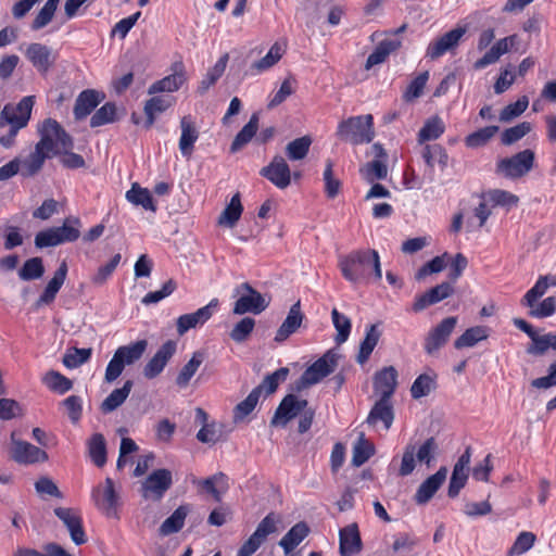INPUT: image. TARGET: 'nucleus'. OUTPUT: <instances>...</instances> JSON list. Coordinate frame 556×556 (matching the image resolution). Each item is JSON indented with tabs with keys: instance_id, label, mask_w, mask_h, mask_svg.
<instances>
[{
	"instance_id": "1",
	"label": "nucleus",
	"mask_w": 556,
	"mask_h": 556,
	"mask_svg": "<svg viewBox=\"0 0 556 556\" xmlns=\"http://www.w3.org/2000/svg\"><path fill=\"white\" fill-rule=\"evenodd\" d=\"M339 268L342 276L352 283L368 282L382 278L380 256L376 250H356L340 257Z\"/></svg>"
},
{
	"instance_id": "2",
	"label": "nucleus",
	"mask_w": 556,
	"mask_h": 556,
	"mask_svg": "<svg viewBox=\"0 0 556 556\" xmlns=\"http://www.w3.org/2000/svg\"><path fill=\"white\" fill-rule=\"evenodd\" d=\"M439 453V444L433 437L428 438L417 448L414 444L409 443L404 447L401 465L399 468L400 477H407L416 468V462L425 464L427 467H431Z\"/></svg>"
},
{
	"instance_id": "3",
	"label": "nucleus",
	"mask_w": 556,
	"mask_h": 556,
	"mask_svg": "<svg viewBox=\"0 0 556 556\" xmlns=\"http://www.w3.org/2000/svg\"><path fill=\"white\" fill-rule=\"evenodd\" d=\"M81 223L74 216L66 217L59 227H51L39 231L35 236V245L38 249L56 247L66 242H74L80 237Z\"/></svg>"
},
{
	"instance_id": "4",
	"label": "nucleus",
	"mask_w": 556,
	"mask_h": 556,
	"mask_svg": "<svg viewBox=\"0 0 556 556\" xmlns=\"http://www.w3.org/2000/svg\"><path fill=\"white\" fill-rule=\"evenodd\" d=\"M337 136L352 144L370 142L375 137L372 115L349 117L338 125Z\"/></svg>"
},
{
	"instance_id": "5",
	"label": "nucleus",
	"mask_w": 556,
	"mask_h": 556,
	"mask_svg": "<svg viewBox=\"0 0 556 556\" xmlns=\"http://www.w3.org/2000/svg\"><path fill=\"white\" fill-rule=\"evenodd\" d=\"M148 348L147 340H138L127 345L119 346L105 369V379L109 382L116 380L126 366H130L138 362Z\"/></svg>"
},
{
	"instance_id": "6",
	"label": "nucleus",
	"mask_w": 556,
	"mask_h": 556,
	"mask_svg": "<svg viewBox=\"0 0 556 556\" xmlns=\"http://www.w3.org/2000/svg\"><path fill=\"white\" fill-rule=\"evenodd\" d=\"M40 140L37 142L51 155L70 151L73 148L71 136L55 119L47 118L38 128Z\"/></svg>"
},
{
	"instance_id": "7",
	"label": "nucleus",
	"mask_w": 556,
	"mask_h": 556,
	"mask_svg": "<svg viewBox=\"0 0 556 556\" xmlns=\"http://www.w3.org/2000/svg\"><path fill=\"white\" fill-rule=\"evenodd\" d=\"M233 298H237L232 308L235 315H244L247 313L258 315L270 303L269 296L258 292L249 282L238 285L233 289Z\"/></svg>"
},
{
	"instance_id": "8",
	"label": "nucleus",
	"mask_w": 556,
	"mask_h": 556,
	"mask_svg": "<svg viewBox=\"0 0 556 556\" xmlns=\"http://www.w3.org/2000/svg\"><path fill=\"white\" fill-rule=\"evenodd\" d=\"M343 354L340 348L326 351L301 376L300 382H319L336 371Z\"/></svg>"
},
{
	"instance_id": "9",
	"label": "nucleus",
	"mask_w": 556,
	"mask_h": 556,
	"mask_svg": "<svg viewBox=\"0 0 556 556\" xmlns=\"http://www.w3.org/2000/svg\"><path fill=\"white\" fill-rule=\"evenodd\" d=\"M376 393L380 394V399L370 409L366 422L375 427L378 421H381L384 430H389L394 419L393 404L391 402V396L394 393V384H380L377 387Z\"/></svg>"
},
{
	"instance_id": "10",
	"label": "nucleus",
	"mask_w": 556,
	"mask_h": 556,
	"mask_svg": "<svg viewBox=\"0 0 556 556\" xmlns=\"http://www.w3.org/2000/svg\"><path fill=\"white\" fill-rule=\"evenodd\" d=\"M535 154L532 150H522L510 157H504L496 164V173L510 179L527 175L534 165Z\"/></svg>"
},
{
	"instance_id": "11",
	"label": "nucleus",
	"mask_w": 556,
	"mask_h": 556,
	"mask_svg": "<svg viewBox=\"0 0 556 556\" xmlns=\"http://www.w3.org/2000/svg\"><path fill=\"white\" fill-rule=\"evenodd\" d=\"M35 104L34 96H26L15 104H7L0 113V127L10 125L22 129L27 126Z\"/></svg>"
},
{
	"instance_id": "12",
	"label": "nucleus",
	"mask_w": 556,
	"mask_h": 556,
	"mask_svg": "<svg viewBox=\"0 0 556 556\" xmlns=\"http://www.w3.org/2000/svg\"><path fill=\"white\" fill-rule=\"evenodd\" d=\"M91 497L96 507L110 518H117V509L119 507V494L115 489V484L111 478L97 485L92 492Z\"/></svg>"
},
{
	"instance_id": "13",
	"label": "nucleus",
	"mask_w": 556,
	"mask_h": 556,
	"mask_svg": "<svg viewBox=\"0 0 556 556\" xmlns=\"http://www.w3.org/2000/svg\"><path fill=\"white\" fill-rule=\"evenodd\" d=\"M172 484V472L168 469H157L142 482L141 494L146 500L160 501Z\"/></svg>"
},
{
	"instance_id": "14",
	"label": "nucleus",
	"mask_w": 556,
	"mask_h": 556,
	"mask_svg": "<svg viewBox=\"0 0 556 556\" xmlns=\"http://www.w3.org/2000/svg\"><path fill=\"white\" fill-rule=\"evenodd\" d=\"M466 34L465 27H456L438 39L431 41L426 50V58L437 60L446 52L453 51L459 45L462 38Z\"/></svg>"
},
{
	"instance_id": "15",
	"label": "nucleus",
	"mask_w": 556,
	"mask_h": 556,
	"mask_svg": "<svg viewBox=\"0 0 556 556\" xmlns=\"http://www.w3.org/2000/svg\"><path fill=\"white\" fill-rule=\"evenodd\" d=\"M54 514L64 523L76 545H83L87 542L83 519L78 510L68 507H56Z\"/></svg>"
},
{
	"instance_id": "16",
	"label": "nucleus",
	"mask_w": 556,
	"mask_h": 556,
	"mask_svg": "<svg viewBox=\"0 0 556 556\" xmlns=\"http://www.w3.org/2000/svg\"><path fill=\"white\" fill-rule=\"evenodd\" d=\"M25 55L41 74H47L58 59L56 52L50 47L38 42L30 43L25 51Z\"/></svg>"
},
{
	"instance_id": "17",
	"label": "nucleus",
	"mask_w": 556,
	"mask_h": 556,
	"mask_svg": "<svg viewBox=\"0 0 556 556\" xmlns=\"http://www.w3.org/2000/svg\"><path fill=\"white\" fill-rule=\"evenodd\" d=\"M306 406V400H300L293 394H288L276 409L270 425L285 427L291 419L300 415Z\"/></svg>"
},
{
	"instance_id": "18",
	"label": "nucleus",
	"mask_w": 556,
	"mask_h": 556,
	"mask_svg": "<svg viewBox=\"0 0 556 556\" xmlns=\"http://www.w3.org/2000/svg\"><path fill=\"white\" fill-rule=\"evenodd\" d=\"M261 175L279 189H286L291 184L290 167L281 155H275L270 163L261 169Z\"/></svg>"
},
{
	"instance_id": "19",
	"label": "nucleus",
	"mask_w": 556,
	"mask_h": 556,
	"mask_svg": "<svg viewBox=\"0 0 556 556\" xmlns=\"http://www.w3.org/2000/svg\"><path fill=\"white\" fill-rule=\"evenodd\" d=\"M457 325V317L444 318L437 327H434L425 340V351L432 355L439 351L448 340L455 326Z\"/></svg>"
},
{
	"instance_id": "20",
	"label": "nucleus",
	"mask_w": 556,
	"mask_h": 556,
	"mask_svg": "<svg viewBox=\"0 0 556 556\" xmlns=\"http://www.w3.org/2000/svg\"><path fill=\"white\" fill-rule=\"evenodd\" d=\"M176 342L168 340L155 352L143 367L144 378L151 380L156 378L165 368L168 361L176 352Z\"/></svg>"
},
{
	"instance_id": "21",
	"label": "nucleus",
	"mask_w": 556,
	"mask_h": 556,
	"mask_svg": "<svg viewBox=\"0 0 556 556\" xmlns=\"http://www.w3.org/2000/svg\"><path fill=\"white\" fill-rule=\"evenodd\" d=\"M173 73L155 83L149 89V94L159 92H174L177 91L187 80L186 70L182 62H175L172 65Z\"/></svg>"
},
{
	"instance_id": "22",
	"label": "nucleus",
	"mask_w": 556,
	"mask_h": 556,
	"mask_svg": "<svg viewBox=\"0 0 556 556\" xmlns=\"http://www.w3.org/2000/svg\"><path fill=\"white\" fill-rule=\"evenodd\" d=\"M217 305L218 300L213 299L207 305L195 312L179 316L176 321L178 334L184 336L188 330L206 323L212 317L213 309L217 307Z\"/></svg>"
},
{
	"instance_id": "23",
	"label": "nucleus",
	"mask_w": 556,
	"mask_h": 556,
	"mask_svg": "<svg viewBox=\"0 0 556 556\" xmlns=\"http://www.w3.org/2000/svg\"><path fill=\"white\" fill-rule=\"evenodd\" d=\"M454 293V287L451 282H442L427 292L416 296L413 304V311L418 313L426 309L428 306L437 304Z\"/></svg>"
},
{
	"instance_id": "24",
	"label": "nucleus",
	"mask_w": 556,
	"mask_h": 556,
	"mask_svg": "<svg viewBox=\"0 0 556 556\" xmlns=\"http://www.w3.org/2000/svg\"><path fill=\"white\" fill-rule=\"evenodd\" d=\"M66 276H67V265H66L65 261H63L60 264L59 268L55 270L51 280L46 286L41 295L35 302V304H34L35 308L38 309L42 306L50 305L51 303L54 302L58 292L60 291V289L62 288V286L65 282Z\"/></svg>"
},
{
	"instance_id": "25",
	"label": "nucleus",
	"mask_w": 556,
	"mask_h": 556,
	"mask_svg": "<svg viewBox=\"0 0 556 556\" xmlns=\"http://www.w3.org/2000/svg\"><path fill=\"white\" fill-rule=\"evenodd\" d=\"M12 457L20 464H35L48 460V454L43 450L26 441L15 440H13Z\"/></svg>"
},
{
	"instance_id": "26",
	"label": "nucleus",
	"mask_w": 556,
	"mask_h": 556,
	"mask_svg": "<svg viewBox=\"0 0 556 556\" xmlns=\"http://www.w3.org/2000/svg\"><path fill=\"white\" fill-rule=\"evenodd\" d=\"M447 476V468L441 467L434 475L427 478L418 488L415 494L417 504H426L443 484Z\"/></svg>"
},
{
	"instance_id": "27",
	"label": "nucleus",
	"mask_w": 556,
	"mask_h": 556,
	"mask_svg": "<svg viewBox=\"0 0 556 556\" xmlns=\"http://www.w3.org/2000/svg\"><path fill=\"white\" fill-rule=\"evenodd\" d=\"M180 129L179 151L184 157L190 159L199 138V130L189 116H184L180 119Z\"/></svg>"
},
{
	"instance_id": "28",
	"label": "nucleus",
	"mask_w": 556,
	"mask_h": 556,
	"mask_svg": "<svg viewBox=\"0 0 556 556\" xmlns=\"http://www.w3.org/2000/svg\"><path fill=\"white\" fill-rule=\"evenodd\" d=\"M362 549V540L356 523H351L340 530L341 556H353Z\"/></svg>"
},
{
	"instance_id": "29",
	"label": "nucleus",
	"mask_w": 556,
	"mask_h": 556,
	"mask_svg": "<svg viewBox=\"0 0 556 556\" xmlns=\"http://www.w3.org/2000/svg\"><path fill=\"white\" fill-rule=\"evenodd\" d=\"M103 96L93 89L81 91L74 106V116L76 119H84L87 117L101 102Z\"/></svg>"
},
{
	"instance_id": "30",
	"label": "nucleus",
	"mask_w": 556,
	"mask_h": 556,
	"mask_svg": "<svg viewBox=\"0 0 556 556\" xmlns=\"http://www.w3.org/2000/svg\"><path fill=\"white\" fill-rule=\"evenodd\" d=\"M302 321L303 314L301 313L300 301H298L290 307V311L286 319L277 330L275 341H285L287 338H289L290 334L296 331V329L301 326Z\"/></svg>"
},
{
	"instance_id": "31",
	"label": "nucleus",
	"mask_w": 556,
	"mask_h": 556,
	"mask_svg": "<svg viewBox=\"0 0 556 556\" xmlns=\"http://www.w3.org/2000/svg\"><path fill=\"white\" fill-rule=\"evenodd\" d=\"M401 47V40L395 38H387L378 43L375 50L368 55L365 68L370 70L372 66L381 64L389 54Z\"/></svg>"
},
{
	"instance_id": "32",
	"label": "nucleus",
	"mask_w": 556,
	"mask_h": 556,
	"mask_svg": "<svg viewBox=\"0 0 556 556\" xmlns=\"http://www.w3.org/2000/svg\"><path fill=\"white\" fill-rule=\"evenodd\" d=\"M309 529L305 522L295 523L279 541L285 554L289 555L307 536Z\"/></svg>"
},
{
	"instance_id": "33",
	"label": "nucleus",
	"mask_w": 556,
	"mask_h": 556,
	"mask_svg": "<svg viewBox=\"0 0 556 556\" xmlns=\"http://www.w3.org/2000/svg\"><path fill=\"white\" fill-rule=\"evenodd\" d=\"M381 332L378 329V325H370L366 328L365 338L359 344V351L356 357L357 363L363 365L366 363L372 353L374 349L378 344Z\"/></svg>"
},
{
	"instance_id": "34",
	"label": "nucleus",
	"mask_w": 556,
	"mask_h": 556,
	"mask_svg": "<svg viewBox=\"0 0 556 556\" xmlns=\"http://www.w3.org/2000/svg\"><path fill=\"white\" fill-rule=\"evenodd\" d=\"M198 484L212 494L216 502L222 501L223 494L226 493L229 488L228 478L224 472H217L199 481Z\"/></svg>"
},
{
	"instance_id": "35",
	"label": "nucleus",
	"mask_w": 556,
	"mask_h": 556,
	"mask_svg": "<svg viewBox=\"0 0 556 556\" xmlns=\"http://www.w3.org/2000/svg\"><path fill=\"white\" fill-rule=\"evenodd\" d=\"M262 394V386L260 384L251 391L245 400L238 403L233 408V422L239 424L249 416L256 407L260 396Z\"/></svg>"
},
{
	"instance_id": "36",
	"label": "nucleus",
	"mask_w": 556,
	"mask_h": 556,
	"mask_svg": "<svg viewBox=\"0 0 556 556\" xmlns=\"http://www.w3.org/2000/svg\"><path fill=\"white\" fill-rule=\"evenodd\" d=\"M243 211V206L240 200V193L237 192L232 195L229 204L224 208L218 217V225L228 228L235 227L237 222L240 219Z\"/></svg>"
},
{
	"instance_id": "37",
	"label": "nucleus",
	"mask_w": 556,
	"mask_h": 556,
	"mask_svg": "<svg viewBox=\"0 0 556 556\" xmlns=\"http://www.w3.org/2000/svg\"><path fill=\"white\" fill-rule=\"evenodd\" d=\"M258 114L253 113L248 124H245L243 128L235 137L230 147L231 152H237L241 150L252 140V138L255 136L258 129Z\"/></svg>"
},
{
	"instance_id": "38",
	"label": "nucleus",
	"mask_w": 556,
	"mask_h": 556,
	"mask_svg": "<svg viewBox=\"0 0 556 556\" xmlns=\"http://www.w3.org/2000/svg\"><path fill=\"white\" fill-rule=\"evenodd\" d=\"M126 199L131 204L142 206L147 211H156L151 192L147 188L140 187L137 182L132 184L131 188L126 192Z\"/></svg>"
},
{
	"instance_id": "39",
	"label": "nucleus",
	"mask_w": 556,
	"mask_h": 556,
	"mask_svg": "<svg viewBox=\"0 0 556 556\" xmlns=\"http://www.w3.org/2000/svg\"><path fill=\"white\" fill-rule=\"evenodd\" d=\"M228 62V54L225 53L219 58L215 65L207 71L199 84L198 92L204 94L224 74Z\"/></svg>"
},
{
	"instance_id": "40",
	"label": "nucleus",
	"mask_w": 556,
	"mask_h": 556,
	"mask_svg": "<svg viewBox=\"0 0 556 556\" xmlns=\"http://www.w3.org/2000/svg\"><path fill=\"white\" fill-rule=\"evenodd\" d=\"M50 156V153L36 143L35 150L22 162L23 175L34 176L37 174L41 169L46 159Z\"/></svg>"
},
{
	"instance_id": "41",
	"label": "nucleus",
	"mask_w": 556,
	"mask_h": 556,
	"mask_svg": "<svg viewBox=\"0 0 556 556\" xmlns=\"http://www.w3.org/2000/svg\"><path fill=\"white\" fill-rule=\"evenodd\" d=\"M189 513L187 506H179L160 527L162 535H169L178 532L185 525V519Z\"/></svg>"
},
{
	"instance_id": "42",
	"label": "nucleus",
	"mask_w": 556,
	"mask_h": 556,
	"mask_svg": "<svg viewBox=\"0 0 556 556\" xmlns=\"http://www.w3.org/2000/svg\"><path fill=\"white\" fill-rule=\"evenodd\" d=\"M531 344L528 346L527 352L533 355H543L549 349L556 350V334L546 333L543 336L538 334L535 331L531 337Z\"/></svg>"
},
{
	"instance_id": "43",
	"label": "nucleus",
	"mask_w": 556,
	"mask_h": 556,
	"mask_svg": "<svg viewBox=\"0 0 556 556\" xmlns=\"http://www.w3.org/2000/svg\"><path fill=\"white\" fill-rule=\"evenodd\" d=\"M509 51L505 38L497 40L491 49L473 64L475 70H482L491 64L496 63L500 58Z\"/></svg>"
},
{
	"instance_id": "44",
	"label": "nucleus",
	"mask_w": 556,
	"mask_h": 556,
	"mask_svg": "<svg viewBox=\"0 0 556 556\" xmlns=\"http://www.w3.org/2000/svg\"><path fill=\"white\" fill-rule=\"evenodd\" d=\"M131 384H124L119 389L111 392L101 403L100 409L103 414H109L118 408L128 397Z\"/></svg>"
},
{
	"instance_id": "45",
	"label": "nucleus",
	"mask_w": 556,
	"mask_h": 556,
	"mask_svg": "<svg viewBox=\"0 0 556 556\" xmlns=\"http://www.w3.org/2000/svg\"><path fill=\"white\" fill-rule=\"evenodd\" d=\"M488 338V329L483 326H476L467 329L454 342L456 349L471 348L478 342Z\"/></svg>"
},
{
	"instance_id": "46",
	"label": "nucleus",
	"mask_w": 556,
	"mask_h": 556,
	"mask_svg": "<svg viewBox=\"0 0 556 556\" xmlns=\"http://www.w3.org/2000/svg\"><path fill=\"white\" fill-rule=\"evenodd\" d=\"M332 324L337 330L334 341L338 345L348 341L351 333V319L345 315L341 314L337 308L331 311Z\"/></svg>"
},
{
	"instance_id": "47",
	"label": "nucleus",
	"mask_w": 556,
	"mask_h": 556,
	"mask_svg": "<svg viewBox=\"0 0 556 556\" xmlns=\"http://www.w3.org/2000/svg\"><path fill=\"white\" fill-rule=\"evenodd\" d=\"M173 104L169 97H153L146 102L144 113L147 115V127L154 123L155 115L164 112Z\"/></svg>"
},
{
	"instance_id": "48",
	"label": "nucleus",
	"mask_w": 556,
	"mask_h": 556,
	"mask_svg": "<svg viewBox=\"0 0 556 556\" xmlns=\"http://www.w3.org/2000/svg\"><path fill=\"white\" fill-rule=\"evenodd\" d=\"M88 451L92 462L102 467L106 463V444L101 433H94L88 443Z\"/></svg>"
},
{
	"instance_id": "49",
	"label": "nucleus",
	"mask_w": 556,
	"mask_h": 556,
	"mask_svg": "<svg viewBox=\"0 0 556 556\" xmlns=\"http://www.w3.org/2000/svg\"><path fill=\"white\" fill-rule=\"evenodd\" d=\"M375 453L374 445L365 439V434L359 433L358 440L353 447L352 464L356 467L365 464Z\"/></svg>"
},
{
	"instance_id": "50",
	"label": "nucleus",
	"mask_w": 556,
	"mask_h": 556,
	"mask_svg": "<svg viewBox=\"0 0 556 556\" xmlns=\"http://www.w3.org/2000/svg\"><path fill=\"white\" fill-rule=\"evenodd\" d=\"M224 438V425L214 420L207 425H204V427H201L197 433V439L201 443L207 444H215L218 441H222Z\"/></svg>"
},
{
	"instance_id": "51",
	"label": "nucleus",
	"mask_w": 556,
	"mask_h": 556,
	"mask_svg": "<svg viewBox=\"0 0 556 556\" xmlns=\"http://www.w3.org/2000/svg\"><path fill=\"white\" fill-rule=\"evenodd\" d=\"M60 0H47L31 22L30 28L39 30L46 27L54 17Z\"/></svg>"
},
{
	"instance_id": "52",
	"label": "nucleus",
	"mask_w": 556,
	"mask_h": 556,
	"mask_svg": "<svg viewBox=\"0 0 556 556\" xmlns=\"http://www.w3.org/2000/svg\"><path fill=\"white\" fill-rule=\"evenodd\" d=\"M311 144L309 136L296 138L287 144L286 154L290 161L303 160L307 155Z\"/></svg>"
},
{
	"instance_id": "53",
	"label": "nucleus",
	"mask_w": 556,
	"mask_h": 556,
	"mask_svg": "<svg viewBox=\"0 0 556 556\" xmlns=\"http://www.w3.org/2000/svg\"><path fill=\"white\" fill-rule=\"evenodd\" d=\"M45 266L41 257L27 260L18 270V277L24 281L36 280L43 276Z\"/></svg>"
},
{
	"instance_id": "54",
	"label": "nucleus",
	"mask_w": 556,
	"mask_h": 556,
	"mask_svg": "<svg viewBox=\"0 0 556 556\" xmlns=\"http://www.w3.org/2000/svg\"><path fill=\"white\" fill-rule=\"evenodd\" d=\"M283 53L285 48L276 42L270 47L265 56L252 64L251 68L255 70L257 73H262L273 67L282 58Z\"/></svg>"
},
{
	"instance_id": "55",
	"label": "nucleus",
	"mask_w": 556,
	"mask_h": 556,
	"mask_svg": "<svg viewBox=\"0 0 556 556\" xmlns=\"http://www.w3.org/2000/svg\"><path fill=\"white\" fill-rule=\"evenodd\" d=\"M362 177L369 184L377 179H384L388 175L386 162L381 160H372L366 163L361 169Z\"/></svg>"
},
{
	"instance_id": "56",
	"label": "nucleus",
	"mask_w": 556,
	"mask_h": 556,
	"mask_svg": "<svg viewBox=\"0 0 556 556\" xmlns=\"http://www.w3.org/2000/svg\"><path fill=\"white\" fill-rule=\"evenodd\" d=\"M281 521L280 516L275 513H269L262 521L257 525L254 536L260 539L263 543L267 536L277 531V526Z\"/></svg>"
},
{
	"instance_id": "57",
	"label": "nucleus",
	"mask_w": 556,
	"mask_h": 556,
	"mask_svg": "<svg viewBox=\"0 0 556 556\" xmlns=\"http://www.w3.org/2000/svg\"><path fill=\"white\" fill-rule=\"evenodd\" d=\"M498 131L497 126H486L478 129L477 131L468 135L465 139V143L468 148H479L489 142L491 138Z\"/></svg>"
},
{
	"instance_id": "58",
	"label": "nucleus",
	"mask_w": 556,
	"mask_h": 556,
	"mask_svg": "<svg viewBox=\"0 0 556 556\" xmlns=\"http://www.w3.org/2000/svg\"><path fill=\"white\" fill-rule=\"evenodd\" d=\"M444 132V124L438 116L432 117L426 122L424 127L419 130V141H428L438 139Z\"/></svg>"
},
{
	"instance_id": "59",
	"label": "nucleus",
	"mask_w": 556,
	"mask_h": 556,
	"mask_svg": "<svg viewBox=\"0 0 556 556\" xmlns=\"http://www.w3.org/2000/svg\"><path fill=\"white\" fill-rule=\"evenodd\" d=\"M422 157L430 168H433L435 164L445 166L447 163V154L439 144L426 146L422 149Z\"/></svg>"
},
{
	"instance_id": "60",
	"label": "nucleus",
	"mask_w": 556,
	"mask_h": 556,
	"mask_svg": "<svg viewBox=\"0 0 556 556\" xmlns=\"http://www.w3.org/2000/svg\"><path fill=\"white\" fill-rule=\"evenodd\" d=\"M177 289V282L173 279L167 280L160 290L148 292L141 300L144 305L156 304L169 296Z\"/></svg>"
},
{
	"instance_id": "61",
	"label": "nucleus",
	"mask_w": 556,
	"mask_h": 556,
	"mask_svg": "<svg viewBox=\"0 0 556 556\" xmlns=\"http://www.w3.org/2000/svg\"><path fill=\"white\" fill-rule=\"evenodd\" d=\"M116 106L114 103L108 102L96 111L90 118L91 127H99L115 121Z\"/></svg>"
},
{
	"instance_id": "62",
	"label": "nucleus",
	"mask_w": 556,
	"mask_h": 556,
	"mask_svg": "<svg viewBox=\"0 0 556 556\" xmlns=\"http://www.w3.org/2000/svg\"><path fill=\"white\" fill-rule=\"evenodd\" d=\"M529 105V99L527 96L520 97L515 103L506 105L500 113L501 122H509L519 115H521Z\"/></svg>"
},
{
	"instance_id": "63",
	"label": "nucleus",
	"mask_w": 556,
	"mask_h": 556,
	"mask_svg": "<svg viewBox=\"0 0 556 556\" xmlns=\"http://www.w3.org/2000/svg\"><path fill=\"white\" fill-rule=\"evenodd\" d=\"M531 129L532 126L529 122H522L514 127L507 128L502 134V143L505 146H510L523 138L531 131Z\"/></svg>"
},
{
	"instance_id": "64",
	"label": "nucleus",
	"mask_w": 556,
	"mask_h": 556,
	"mask_svg": "<svg viewBox=\"0 0 556 556\" xmlns=\"http://www.w3.org/2000/svg\"><path fill=\"white\" fill-rule=\"evenodd\" d=\"M255 327V320L252 317H243L237 323L230 331V338L235 342H243L248 339Z\"/></svg>"
}]
</instances>
